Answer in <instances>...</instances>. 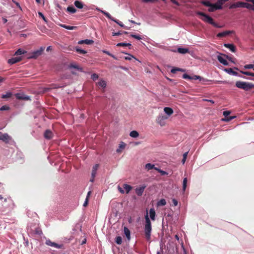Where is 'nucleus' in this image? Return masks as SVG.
I'll use <instances>...</instances> for the list:
<instances>
[{
	"label": "nucleus",
	"instance_id": "58836bf2",
	"mask_svg": "<svg viewBox=\"0 0 254 254\" xmlns=\"http://www.w3.org/2000/svg\"><path fill=\"white\" fill-rule=\"evenodd\" d=\"M26 51H23L22 50L20 49H18L16 52L15 53L14 55H17V56H18V55H21L22 54H23L24 53H26Z\"/></svg>",
	"mask_w": 254,
	"mask_h": 254
},
{
	"label": "nucleus",
	"instance_id": "ddd939ff",
	"mask_svg": "<svg viewBox=\"0 0 254 254\" xmlns=\"http://www.w3.org/2000/svg\"><path fill=\"white\" fill-rule=\"evenodd\" d=\"M145 188H146L145 186H142L140 187L136 188L135 189V192H136L137 195L139 196H142V193H143Z\"/></svg>",
	"mask_w": 254,
	"mask_h": 254
},
{
	"label": "nucleus",
	"instance_id": "f8f14e48",
	"mask_svg": "<svg viewBox=\"0 0 254 254\" xmlns=\"http://www.w3.org/2000/svg\"><path fill=\"white\" fill-rule=\"evenodd\" d=\"M21 60L22 58H20V57H15V58L8 60V64H13L17 63V62L21 61Z\"/></svg>",
	"mask_w": 254,
	"mask_h": 254
},
{
	"label": "nucleus",
	"instance_id": "473e14b6",
	"mask_svg": "<svg viewBox=\"0 0 254 254\" xmlns=\"http://www.w3.org/2000/svg\"><path fill=\"white\" fill-rule=\"evenodd\" d=\"M192 79H195V80L199 79L200 81H208V80H207L206 79L202 78V77H201V76H199V75H193V76H192Z\"/></svg>",
	"mask_w": 254,
	"mask_h": 254
},
{
	"label": "nucleus",
	"instance_id": "a878e982",
	"mask_svg": "<svg viewBox=\"0 0 254 254\" xmlns=\"http://www.w3.org/2000/svg\"><path fill=\"white\" fill-rule=\"evenodd\" d=\"M178 52L180 54H185L186 53H188L189 50L187 48H179L177 50Z\"/></svg>",
	"mask_w": 254,
	"mask_h": 254
},
{
	"label": "nucleus",
	"instance_id": "bb28decb",
	"mask_svg": "<svg viewBox=\"0 0 254 254\" xmlns=\"http://www.w3.org/2000/svg\"><path fill=\"white\" fill-rule=\"evenodd\" d=\"M61 25L62 27L68 30H73L77 28V27H75V26H69L65 24H61Z\"/></svg>",
	"mask_w": 254,
	"mask_h": 254
},
{
	"label": "nucleus",
	"instance_id": "338daca9",
	"mask_svg": "<svg viewBox=\"0 0 254 254\" xmlns=\"http://www.w3.org/2000/svg\"><path fill=\"white\" fill-rule=\"evenodd\" d=\"M122 33H121L120 32H117V33H113V36H118V35H121Z\"/></svg>",
	"mask_w": 254,
	"mask_h": 254
},
{
	"label": "nucleus",
	"instance_id": "f704fd0d",
	"mask_svg": "<svg viewBox=\"0 0 254 254\" xmlns=\"http://www.w3.org/2000/svg\"><path fill=\"white\" fill-rule=\"evenodd\" d=\"M102 13H103L106 16V17L109 18L110 19L113 21L115 20V18L112 17L110 14L108 12H106V11H102Z\"/></svg>",
	"mask_w": 254,
	"mask_h": 254
},
{
	"label": "nucleus",
	"instance_id": "f257e3e1",
	"mask_svg": "<svg viewBox=\"0 0 254 254\" xmlns=\"http://www.w3.org/2000/svg\"><path fill=\"white\" fill-rule=\"evenodd\" d=\"M145 223L144 225V234L145 237L147 241L151 239V222L148 216L147 213L145 216Z\"/></svg>",
	"mask_w": 254,
	"mask_h": 254
},
{
	"label": "nucleus",
	"instance_id": "4468645a",
	"mask_svg": "<svg viewBox=\"0 0 254 254\" xmlns=\"http://www.w3.org/2000/svg\"><path fill=\"white\" fill-rule=\"evenodd\" d=\"M74 4L75 5V6L78 8H84L85 10L87 9V7L86 5H85L83 4V2L79 1H75L74 2Z\"/></svg>",
	"mask_w": 254,
	"mask_h": 254
},
{
	"label": "nucleus",
	"instance_id": "09e8293b",
	"mask_svg": "<svg viewBox=\"0 0 254 254\" xmlns=\"http://www.w3.org/2000/svg\"><path fill=\"white\" fill-rule=\"evenodd\" d=\"M114 22H115V23L118 24L119 25H120V26L121 27H125V26L123 24V23L122 22H120L119 20H118L117 19H114Z\"/></svg>",
	"mask_w": 254,
	"mask_h": 254
},
{
	"label": "nucleus",
	"instance_id": "7ed1b4c3",
	"mask_svg": "<svg viewBox=\"0 0 254 254\" xmlns=\"http://www.w3.org/2000/svg\"><path fill=\"white\" fill-rule=\"evenodd\" d=\"M196 14L201 16V17L200 18L204 22L211 24V25L214 26L215 27H219V26H218L217 24L215 23V22H214L213 18L210 17L209 15L203 12H200V11H197V12H196Z\"/></svg>",
	"mask_w": 254,
	"mask_h": 254
},
{
	"label": "nucleus",
	"instance_id": "39448f33",
	"mask_svg": "<svg viewBox=\"0 0 254 254\" xmlns=\"http://www.w3.org/2000/svg\"><path fill=\"white\" fill-rule=\"evenodd\" d=\"M168 118V117L164 115H159L156 119V122L161 126H164L165 125V121Z\"/></svg>",
	"mask_w": 254,
	"mask_h": 254
},
{
	"label": "nucleus",
	"instance_id": "cd10ccee",
	"mask_svg": "<svg viewBox=\"0 0 254 254\" xmlns=\"http://www.w3.org/2000/svg\"><path fill=\"white\" fill-rule=\"evenodd\" d=\"M145 168L147 171L150 170V169H155V168H157L154 165H152V164L150 163H147L145 166Z\"/></svg>",
	"mask_w": 254,
	"mask_h": 254
},
{
	"label": "nucleus",
	"instance_id": "8fccbe9b",
	"mask_svg": "<svg viewBox=\"0 0 254 254\" xmlns=\"http://www.w3.org/2000/svg\"><path fill=\"white\" fill-rule=\"evenodd\" d=\"M99 76L96 73H94L91 75V79L93 80H96L97 79H98Z\"/></svg>",
	"mask_w": 254,
	"mask_h": 254
},
{
	"label": "nucleus",
	"instance_id": "603ef678",
	"mask_svg": "<svg viewBox=\"0 0 254 254\" xmlns=\"http://www.w3.org/2000/svg\"><path fill=\"white\" fill-rule=\"evenodd\" d=\"M130 36L131 37H132L133 38H135V39H136L137 40H140V39H142L140 35H134V34H131Z\"/></svg>",
	"mask_w": 254,
	"mask_h": 254
},
{
	"label": "nucleus",
	"instance_id": "3c124183",
	"mask_svg": "<svg viewBox=\"0 0 254 254\" xmlns=\"http://www.w3.org/2000/svg\"><path fill=\"white\" fill-rule=\"evenodd\" d=\"M247 2H251L253 4H252V6L251 8H248V9H251L253 10H254V0H246Z\"/></svg>",
	"mask_w": 254,
	"mask_h": 254
},
{
	"label": "nucleus",
	"instance_id": "a19ab883",
	"mask_svg": "<svg viewBox=\"0 0 254 254\" xmlns=\"http://www.w3.org/2000/svg\"><path fill=\"white\" fill-rule=\"evenodd\" d=\"M155 170L157 171L158 172L160 173V175L162 176L166 175V174H167V173L166 172L161 170L159 168H155Z\"/></svg>",
	"mask_w": 254,
	"mask_h": 254
},
{
	"label": "nucleus",
	"instance_id": "c85d7f7f",
	"mask_svg": "<svg viewBox=\"0 0 254 254\" xmlns=\"http://www.w3.org/2000/svg\"><path fill=\"white\" fill-rule=\"evenodd\" d=\"M75 50L77 53L80 54H85L87 53L86 51L81 49L78 46L76 47Z\"/></svg>",
	"mask_w": 254,
	"mask_h": 254
},
{
	"label": "nucleus",
	"instance_id": "69168bd1",
	"mask_svg": "<svg viewBox=\"0 0 254 254\" xmlns=\"http://www.w3.org/2000/svg\"><path fill=\"white\" fill-rule=\"evenodd\" d=\"M41 233H42V231H41V229H36V234H41Z\"/></svg>",
	"mask_w": 254,
	"mask_h": 254
},
{
	"label": "nucleus",
	"instance_id": "c9c22d12",
	"mask_svg": "<svg viewBox=\"0 0 254 254\" xmlns=\"http://www.w3.org/2000/svg\"><path fill=\"white\" fill-rule=\"evenodd\" d=\"M188 179L187 178H184L183 184V190L185 191L186 189L187 186Z\"/></svg>",
	"mask_w": 254,
	"mask_h": 254
},
{
	"label": "nucleus",
	"instance_id": "a18cd8bd",
	"mask_svg": "<svg viewBox=\"0 0 254 254\" xmlns=\"http://www.w3.org/2000/svg\"><path fill=\"white\" fill-rule=\"evenodd\" d=\"M245 69H254V64H246L244 65Z\"/></svg>",
	"mask_w": 254,
	"mask_h": 254
},
{
	"label": "nucleus",
	"instance_id": "774afa93",
	"mask_svg": "<svg viewBox=\"0 0 254 254\" xmlns=\"http://www.w3.org/2000/svg\"><path fill=\"white\" fill-rule=\"evenodd\" d=\"M120 148H124L125 147V144L124 142H122L121 144L120 145Z\"/></svg>",
	"mask_w": 254,
	"mask_h": 254
},
{
	"label": "nucleus",
	"instance_id": "e433bc0d",
	"mask_svg": "<svg viewBox=\"0 0 254 254\" xmlns=\"http://www.w3.org/2000/svg\"><path fill=\"white\" fill-rule=\"evenodd\" d=\"M97 84L99 86L102 87L103 88H105L106 86V82L104 80H101L100 81L98 82Z\"/></svg>",
	"mask_w": 254,
	"mask_h": 254
},
{
	"label": "nucleus",
	"instance_id": "5fc2aeb1",
	"mask_svg": "<svg viewBox=\"0 0 254 254\" xmlns=\"http://www.w3.org/2000/svg\"><path fill=\"white\" fill-rule=\"evenodd\" d=\"M172 202L173 205H174V206H177V205L178 204V202L177 199H176L175 198H173L172 200Z\"/></svg>",
	"mask_w": 254,
	"mask_h": 254
},
{
	"label": "nucleus",
	"instance_id": "052dcab7",
	"mask_svg": "<svg viewBox=\"0 0 254 254\" xmlns=\"http://www.w3.org/2000/svg\"><path fill=\"white\" fill-rule=\"evenodd\" d=\"M229 0H218V3H220V4L221 5L223 4L224 2L228 1Z\"/></svg>",
	"mask_w": 254,
	"mask_h": 254
},
{
	"label": "nucleus",
	"instance_id": "4c0bfd02",
	"mask_svg": "<svg viewBox=\"0 0 254 254\" xmlns=\"http://www.w3.org/2000/svg\"><path fill=\"white\" fill-rule=\"evenodd\" d=\"M129 135L132 137H137L139 134L137 131L133 130L130 132Z\"/></svg>",
	"mask_w": 254,
	"mask_h": 254
},
{
	"label": "nucleus",
	"instance_id": "6e6d98bb",
	"mask_svg": "<svg viewBox=\"0 0 254 254\" xmlns=\"http://www.w3.org/2000/svg\"><path fill=\"white\" fill-rule=\"evenodd\" d=\"M8 109H9L8 106H3L1 107V108L0 109V110H1V111L7 110H8Z\"/></svg>",
	"mask_w": 254,
	"mask_h": 254
},
{
	"label": "nucleus",
	"instance_id": "4be33fe9",
	"mask_svg": "<svg viewBox=\"0 0 254 254\" xmlns=\"http://www.w3.org/2000/svg\"><path fill=\"white\" fill-rule=\"evenodd\" d=\"M150 218L151 220H154L155 219L156 212L154 208H151L149 210Z\"/></svg>",
	"mask_w": 254,
	"mask_h": 254
},
{
	"label": "nucleus",
	"instance_id": "423d86ee",
	"mask_svg": "<svg viewBox=\"0 0 254 254\" xmlns=\"http://www.w3.org/2000/svg\"><path fill=\"white\" fill-rule=\"evenodd\" d=\"M44 48L41 47L40 50H36L35 51L31 53V55L28 58V59H35L38 58L39 56L41 55L42 52L44 51Z\"/></svg>",
	"mask_w": 254,
	"mask_h": 254
},
{
	"label": "nucleus",
	"instance_id": "6ab92c4d",
	"mask_svg": "<svg viewBox=\"0 0 254 254\" xmlns=\"http://www.w3.org/2000/svg\"><path fill=\"white\" fill-rule=\"evenodd\" d=\"M225 70L226 71H227V72L230 73V74H232L234 75H237V76H240V77H243V78H246L244 76L239 75V73L238 72H237V71H234L232 68L226 69H225Z\"/></svg>",
	"mask_w": 254,
	"mask_h": 254
},
{
	"label": "nucleus",
	"instance_id": "2f4dec72",
	"mask_svg": "<svg viewBox=\"0 0 254 254\" xmlns=\"http://www.w3.org/2000/svg\"><path fill=\"white\" fill-rule=\"evenodd\" d=\"M177 71L184 72L185 71V70L183 68H177V67L173 68L171 70V73H173V74L176 73Z\"/></svg>",
	"mask_w": 254,
	"mask_h": 254
},
{
	"label": "nucleus",
	"instance_id": "20e7f679",
	"mask_svg": "<svg viewBox=\"0 0 254 254\" xmlns=\"http://www.w3.org/2000/svg\"><path fill=\"white\" fill-rule=\"evenodd\" d=\"M251 6L252 4L249 3L244 2H237L230 4L229 6V8L234 9L238 7H246L248 8H251Z\"/></svg>",
	"mask_w": 254,
	"mask_h": 254
},
{
	"label": "nucleus",
	"instance_id": "680f3d73",
	"mask_svg": "<svg viewBox=\"0 0 254 254\" xmlns=\"http://www.w3.org/2000/svg\"><path fill=\"white\" fill-rule=\"evenodd\" d=\"M171 1V2L172 3H173L174 4L178 5V6H179L180 5V3L178 2V1H177L176 0H170Z\"/></svg>",
	"mask_w": 254,
	"mask_h": 254
},
{
	"label": "nucleus",
	"instance_id": "412c9836",
	"mask_svg": "<svg viewBox=\"0 0 254 254\" xmlns=\"http://www.w3.org/2000/svg\"><path fill=\"white\" fill-rule=\"evenodd\" d=\"M224 46L227 48L229 49L232 52H235L236 51V47L234 44H225Z\"/></svg>",
	"mask_w": 254,
	"mask_h": 254
},
{
	"label": "nucleus",
	"instance_id": "c756f323",
	"mask_svg": "<svg viewBox=\"0 0 254 254\" xmlns=\"http://www.w3.org/2000/svg\"><path fill=\"white\" fill-rule=\"evenodd\" d=\"M67 10L70 13H74L76 11V9L73 7V6H68L67 8Z\"/></svg>",
	"mask_w": 254,
	"mask_h": 254
},
{
	"label": "nucleus",
	"instance_id": "f03ea898",
	"mask_svg": "<svg viewBox=\"0 0 254 254\" xmlns=\"http://www.w3.org/2000/svg\"><path fill=\"white\" fill-rule=\"evenodd\" d=\"M235 85L238 87L239 89H243L245 91H249L253 87H254V84L251 83V82L237 81L236 82Z\"/></svg>",
	"mask_w": 254,
	"mask_h": 254
},
{
	"label": "nucleus",
	"instance_id": "0e129e2a",
	"mask_svg": "<svg viewBox=\"0 0 254 254\" xmlns=\"http://www.w3.org/2000/svg\"><path fill=\"white\" fill-rule=\"evenodd\" d=\"M89 199L87 198H86L85 201L84 202L83 206L84 207L87 206L88 203Z\"/></svg>",
	"mask_w": 254,
	"mask_h": 254
},
{
	"label": "nucleus",
	"instance_id": "a211bd4d",
	"mask_svg": "<svg viewBox=\"0 0 254 254\" xmlns=\"http://www.w3.org/2000/svg\"><path fill=\"white\" fill-rule=\"evenodd\" d=\"M232 32H233L232 31L227 30V31H225L224 32L218 33L217 35V36L218 37H219V38L225 37V36H226L229 35L230 34L232 33Z\"/></svg>",
	"mask_w": 254,
	"mask_h": 254
},
{
	"label": "nucleus",
	"instance_id": "9d476101",
	"mask_svg": "<svg viewBox=\"0 0 254 254\" xmlns=\"http://www.w3.org/2000/svg\"><path fill=\"white\" fill-rule=\"evenodd\" d=\"M222 8V5H221L220 4H218L217 3H211V5L210 6L209 8L208 9V11L211 12V11H214L217 9H221Z\"/></svg>",
	"mask_w": 254,
	"mask_h": 254
},
{
	"label": "nucleus",
	"instance_id": "dca6fc26",
	"mask_svg": "<svg viewBox=\"0 0 254 254\" xmlns=\"http://www.w3.org/2000/svg\"><path fill=\"white\" fill-rule=\"evenodd\" d=\"M93 43H94V41L92 40H89V39L80 40L78 42V44H85L87 45H91Z\"/></svg>",
	"mask_w": 254,
	"mask_h": 254
},
{
	"label": "nucleus",
	"instance_id": "4d7b16f0",
	"mask_svg": "<svg viewBox=\"0 0 254 254\" xmlns=\"http://www.w3.org/2000/svg\"><path fill=\"white\" fill-rule=\"evenodd\" d=\"M157 0H142V1L143 2H156Z\"/></svg>",
	"mask_w": 254,
	"mask_h": 254
},
{
	"label": "nucleus",
	"instance_id": "bf43d9fd",
	"mask_svg": "<svg viewBox=\"0 0 254 254\" xmlns=\"http://www.w3.org/2000/svg\"><path fill=\"white\" fill-rule=\"evenodd\" d=\"M128 56L127 57H126L125 59V60H131L132 58H133V56L132 55H130L129 54H128Z\"/></svg>",
	"mask_w": 254,
	"mask_h": 254
},
{
	"label": "nucleus",
	"instance_id": "b1692460",
	"mask_svg": "<svg viewBox=\"0 0 254 254\" xmlns=\"http://www.w3.org/2000/svg\"><path fill=\"white\" fill-rule=\"evenodd\" d=\"M123 188L125 190V191L127 193H128L130 190H132V187L131 186H129V185L127 184H123Z\"/></svg>",
	"mask_w": 254,
	"mask_h": 254
},
{
	"label": "nucleus",
	"instance_id": "de8ad7c7",
	"mask_svg": "<svg viewBox=\"0 0 254 254\" xmlns=\"http://www.w3.org/2000/svg\"><path fill=\"white\" fill-rule=\"evenodd\" d=\"M183 77L184 79H192V76L187 74H184L183 75Z\"/></svg>",
	"mask_w": 254,
	"mask_h": 254
},
{
	"label": "nucleus",
	"instance_id": "864d4df0",
	"mask_svg": "<svg viewBox=\"0 0 254 254\" xmlns=\"http://www.w3.org/2000/svg\"><path fill=\"white\" fill-rule=\"evenodd\" d=\"M103 53H105L106 54H107L112 57H113L114 59H116L115 56L110 54V52H109L108 51L104 50V51H103Z\"/></svg>",
	"mask_w": 254,
	"mask_h": 254
},
{
	"label": "nucleus",
	"instance_id": "393cba45",
	"mask_svg": "<svg viewBox=\"0 0 254 254\" xmlns=\"http://www.w3.org/2000/svg\"><path fill=\"white\" fill-rule=\"evenodd\" d=\"M164 110L165 113L168 116L172 115L174 112L173 109L170 108V107H165Z\"/></svg>",
	"mask_w": 254,
	"mask_h": 254
},
{
	"label": "nucleus",
	"instance_id": "2eb2a0df",
	"mask_svg": "<svg viewBox=\"0 0 254 254\" xmlns=\"http://www.w3.org/2000/svg\"><path fill=\"white\" fill-rule=\"evenodd\" d=\"M16 98L18 100H28L30 99V97L28 96L22 95L19 93H17L15 95Z\"/></svg>",
	"mask_w": 254,
	"mask_h": 254
},
{
	"label": "nucleus",
	"instance_id": "e2e57ef3",
	"mask_svg": "<svg viewBox=\"0 0 254 254\" xmlns=\"http://www.w3.org/2000/svg\"><path fill=\"white\" fill-rule=\"evenodd\" d=\"M118 188L119 191V192L120 193H125V191H124V190H123V188H122L120 186H119Z\"/></svg>",
	"mask_w": 254,
	"mask_h": 254
},
{
	"label": "nucleus",
	"instance_id": "c03bdc74",
	"mask_svg": "<svg viewBox=\"0 0 254 254\" xmlns=\"http://www.w3.org/2000/svg\"><path fill=\"white\" fill-rule=\"evenodd\" d=\"M188 152H185L184 155H183V158L182 161V163L183 164L185 163V161L186 160V159H187V156H188Z\"/></svg>",
	"mask_w": 254,
	"mask_h": 254
},
{
	"label": "nucleus",
	"instance_id": "79ce46f5",
	"mask_svg": "<svg viewBox=\"0 0 254 254\" xmlns=\"http://www.w3.org/2000/svg\"><path fill=\"white\" fill-rule=\"evenodd\" d=\"M115 242L117 244H121L122 243V238L120 236L117 237L115 239Z\"/></svg>",
	"mask_w": 254,
	"mask_h": 254
},
{
	"label": "nucleus",
	"instance_id": "aec40b11",
	"mask_svg": "<svg viewBox=\"0 0 254 254\" xmlns=\"http://www.w3.org/2000/svg\"><path fill=\"white\" fill-rule=\"evenodd\" d=\"M217 59L221 64L225 65H228V63L227 61L226 60V59H225L224 58H222V57H221V56H218Z\"/></svg>",
	"mask_w": 254,
	"mask_h": 254
},
{
	"label": "nucleus",
	"instance_id": "37998d69",
	"mask_svg": "<svg viewBox=\"0 0 254 254\" xmlns=\"http://www.w3.org/2000/svg\"><path fill=\"white\" fill-rule=\"evenodd\" d=\"M241 73L243 74L247 75H251L252 76H254V73L250 72V71H241Z\"/></svg>",
	"mask_w": 254,
	"mask_h": 254
},
{
	"label": "nucleus",
	"instance_id": "9b49d317",
	"mask_svg": "<svg viewBox=\"0 0 254 254\" xmlns=\"http://www.w3.org/2000/svg\"><path fill=\"white\" fill-rule=\"evenodd\" d=\"M53 132L50 129L46 130L44 133V136L46 139L50 140L53 138Z\"/></svg>",
	"mask_w": 254,
	"mask_h": 254
},
{
	"label": "nucleus",
	"instance_id": "0eeeda50",
	"mask_svg": "<svg viewBox=\"0 0 254 254\" xmlns=\"http://www.w3.org/2000/svg\"><path fill=\"white\" fill-rule=\"evenodd\" d=\"M0 140L4 141L5 143H8L10 140H12L11 136H9L7 133H3L0 132Z\"/></svg>",
	"mask_w": 254,
	"mask_h": 254
},
{
	"label": "nucleus",
	"instance_id": "f3484780",
	"mask_svg": "<svg viewBox=\"0 0 254 254\" xmlns=\"http://www.w3.org/2000/svg\"><path fill=\"white\" fill-rule=\"evenodd\" d=\"M223 115L225 117L224 121H230L232 119L234 118V117H229L230 112L228 111H225L223 112Z\"/></svg>",
	"mask_w": 254,
	"mask_h": 254
},
{
	"label": "nucleus",
	"instance_id": "72a5a7b5",
	"mask_svg": "<svg viewBox=\"0 0 254 254\" xmlns=\"http://www.w3.org/2000/svg\"><path fill=\"white\" fill-rule=\"evenodd\" d=\"M117 46H128L129 49H131V45L129 43H120L117 44Z\"/></svg>",
	"mask_w": 254,
	"mask_h": 254
},
{
	"label": "nucleus",
	"instance_id": "5701e85b",
	"mask_svg": "<svg viewBox=\"0 0 254 254\" xmlns=\"http://www.w3.org/2000/svg\"><path fill=\"white\" fill-rule=\"evenodd\" d=\"M124 233L126 235L128 240L130 239V232L128 228L125 227L124 228Z\"/></svg>",
	"mask_w": 254,
	"mask_h": 254
},
{
	"label": "nucleus",
	"instance_id": "ea45409f",
	"mask_svg": "<svg viewBox=\"0 0 254 254\" xmlns=\"http://www.w3.org/2000/svg\"><path fill=\"white\" fill-rule=\"evenodd\" d=\"M11 96H12L11 92H8L6 93V94L2 95L1 96V98L2 99H8V98L11 97Z\"/></svg>",
	"mask_w": 254,
	"mask_h": 254
},
{
	"label": "nucleus",
	"instance_id": "1a4fd4ad",
	"mask_svg": "<svg viewBox=\"0 0 254 254\" xmlns=\"http://www.w3.org/2000/svg\"><path fill=\"white\" fill-rule=\"evenodd\" d=\"M46 244L50 246V247H55L58 249H61L63 247V245H59L55 243V242H52L50 239L46 240Z\"/></svg>",
	"mask_w": 254,
	"mask_h": 254
},
{
	"label": "nucleus",
	"instance_id": "7c9ffc66",
	"mask_svg": "<svg viewBox=\"0 0 254 254\" xmlns=\"http://www.w3.org/2000/svg\"><path fill=\"white\" fill-rule=\"evenodd\" d=\"M166 204V200L165 199L162 198L160 200V201H158L157 203V205L158 206H165V205Z\"/></svg>",
	"mask_w": 254,
	"mask_h": 254
},
{
	"label": "nucleus",
	"instance_id": "13d9d810",
	"mask_svg": "<svg viewBox=\"0 0 254 254\" xmlns=\"http://www.w3.org/2000/svg\"><path fill=\"white\" fill-rule=\"evenodd\" d=\"M38 14L41 18H42L45 21H46V18L45 17L43 13H42L41 12H39Z\"/></svg>",
	"mask_w": 254,
	"mask_h": 254
},
{
	"label": "nucleus",
	"instance_id": "6e6552de",
	"mask_svg": "<svg viewBox=\"0 0 254 254\" xmlns=\"http://www.w3.org/2000/svg\"><path fill=\"white\" fill-rule=\"evenodd\" d=\"M99 167L98 164H96L95 166H94L92 169L91 172V178L90 179V181L91 182H93L94 181V178H95L97 174V171Z\"/></svg>",
	"mask_w": 254,
	"mask_h": 254
},
{
	"label": "nucleus",
	"instance_id": "49530a36",
	"mask_svg": "<svg viewBox=\"0 0 254 254\" xmlns=\"http://www.w3.org/2000/svg\"><path fill=\"white\" fill-rule=\"evenodd\" d=\"M201 3L202 4L207 6H210V5H211L212 4V3L208 1H201Z\"/></svg>",
	"mask_w": 254,
	"mask_h": 254
}]
</instances>
